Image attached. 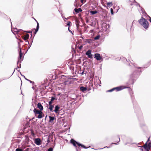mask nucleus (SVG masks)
Segmentation results:
<instances>
[{
    "label": "nucleus",
    "instance_id": "1",
    "mask_svg": "<svg viewBox=\"0 0 151 151\" xmlns=\"http://www.w3.org/2000/svg\"><path fill=\"white\" fill-rule=\"evenodd\" d=\"M122 88H123V89L126 88H129V91L133 103L135 112L136 113L139 120L143 122V116L140 109L137 104H136V102L133 99V97L132 95V94H133V93L132 89L129 87L126 86L124 88L122 87Z\"/></svg>",
    "mask_w": 151,
    "mask_h": 151
},
{
    "label": "nucleus",
    "instance_id": "2",
    "mask_svg": "<svg viewBox=\"0 0 151 151\" xmlns=\"http://www.w3.org/2000/svg\"><path fill=\"white\" fill-rule=\"evenodd\" d=\"M142 72V70L139 71L137 70H135L130 76V78L129 81V84H133L134 82L138 78Z\"/></svg>",
    "mask_w": 151,
    "mask_h": 151
},
{
    "label": "nucleus",
    "instance_id": "3",
    "mask_svg": "<svg viewBox=\"0 0 151 151\" xmlns=\"http://www.w3.org/2000/svg\"><path fill=\"white\" fill-rule=\"evenodd\" d=\"M138 22L139 24L145 29H147L148 28L149 23L147 20L143 17H142L139 20Z\"/></svg>",
    "mask_w": 151,
    "mask_h": 151
},
{
    "label": "nucleus",
    "instance_id": "4",
    "mask_svg": "<svg viewBox=\"0 0 151 151\" xmlns=\"http://www.w3.org/2000/svg\"><path fill=\"white\" fill-rule=\"evenodd\" d=\"M70 142L72 144L74 147H76V145H77L78 147H81L82 148L84 149H87L90 147V146L88 147H86L84 145H83L76 141L74 139L72 138L70 141Z\"/></svg>",
    "mask_w": 151,
    "mask_h": 151
},
{
    "label": "nucleus",
    "instance_id": "5",
    "mask_svg": "<svg viewBox=\"0 0 151 151\" xmlns=\"http://www.w3.org/2000/svg\"><path fill=\"white\" fill-rule=\"evenodd\" d=\"M60 109V106L58 104L56 105L55 106L54 109L53 110V112H54L57 114L62 116L64 114L61 113V110Z\"/></svg>",
    "mask_w": 151,
    "mask_h": 151
},
{
    "label": "nucleus",
    "instance_id": "6",
    "mask_svg": "<svg viewBox=\"0 0 151 151\" xmlns=\"http://www.w3.org/2000/svg\"><path fill=\"white\" fill-rule=\"evenodd\" d=\"M12 32L15 35V33L18 34V35L22 34V32H23V30L21 29H17L16 28H12L11 29Z\"/></svg>",
    "mask_w": 151,
    "mask_h": 151
},
{
    "label": "nucleus",
    "instance_id": "7",
    "mask_svg": "<svg viewBox=\"0 0 151 151\" xmlns=\"http://www.w3.org/2000/svg\"><path fill=\"white\" fill-rule=\"evenodd\" d=\"M123 89L122 86H118L113 88L107 90L106 92H111L114 90H116V91H119Z\"/></svg>",
    "mask_w": 151,
    "mask_h": 151
},
{
    "label": "nucleus",
    "instance_id": "8",
    "mask_svg": "<svg viewBox=\"0 0 151 151\" xmlns=\"http://www.w3.org/2000/svg\"><path fill=\"white\" fill-rule=\"evenodd\" d=\"M93 57L94 58H95L98 61L101 60L102 61L103 60V59L102 57L101 56L100 54L99 53H94L93 55Z\"/></svg>",
    "mask_w": 151,
    "mask_h": 151
},
{
    "label": "nucleus",
    "instance_id": "9",
    "mask_svg": "<svg viewBox=\"0 0 151 151\" xmlns=\"http://www.w3.org/2000/svg\"><path fill=\"white\" fill-rule=\"evenodd\" d=\"M26 32H24V34L20 35L21 36L22 39L24 40L26 42H28V40L29 38V34H25Z\"/></svg>",
    "mask_w": 151,
    "mask_h": 151
},
{
    "label": "nucleus",
    "instance_id": "10",
    "mask_svg": "<svg viewBox=\"0 0 151 151\" xmlns=\"http://www.w3.org/2000/svg\"><path fill=\"white\" fill-rule=\"evenodd\" d=\"M19 52V56L18 57V60H20L22 61L23 60V57H22L23 53L22 52L21 49L18 50Z\"/></svg>",
    "mask_w": 151,
    "mask_h": 151
},
{
    "label": "nucleus",
    "instance_id": "11",
    "mask_svg": "<svg viewBox=\"0 0 151 151\" xmlns=\"http://www.w3.org/2000/svg\"><path fill=\"white\" fill-rule=\"evenodd\" d=\"M151 147V145L147 144V142H146L144 145L143 146V148L146 151H150V149Z\"/></svg>",
    "mask_w": 151,
    "mask_h": 151
},
{
    "label": "nucleus",
    "instance_id": "12",
    "mask_svg": "<svg viewBox=\"0 0 151 151\" xmlns=\"http://www.w3.org/2000/svg\"><path fill=\"white\" fill-rule=\"evenodd\" d=\"M86 54L88 58L92 59L93 58V55L91 54V51L90 50H88L86 52Z\"/></svg>",
    "mask_w": 151,
    "mask_h": 151
},
{
    "label": "nucleus",
    "instance_id": "13",
    "mask_svg": "<svg viewBox=\"0 0 151 151\" xmlns=\"http://www.w3.org/2000/svg\"><path fill=\"white\" fill-rule=\"evenodd\" d=\"M33 112L35 113V114L36 116V115L37 114H41L42 113V111H41L36 109L35 108H34L33 110Z\"/></svg>",
    "mask_w": 151,
    "mask_h": 151
},
{
    "label": "nucleus",
    "instance_id": "14",
    "mask_svg": "<svg viewBox=\"0 0 151 151\" xmlns=\"http://www.w3.org/2000/svg\"><path fill=\"white\" fill-rule=\"evenodd\" d=\"M34 142L37 145H40L41 144L40 140L39 138H35L34 140Z\"/></svg>",
    "mask_w": 151,
    "mask_h": 151
},
{
    "label": "nucleus",
    "instance_id": "15",
    "mask_svg": "<svg viewBox=\"0 0 151 151\" xmlns=\"http://www.w3.org/2000/svg\"><path fill=\"white\" fill-rule=\"evenodd\" d=\"M48 117L49 119V122L50 123H52L53 121L55 120L56 119V118L55 116H49Z\"/></svg>",
    "mask_w": 151,
    "mask_h": 151
},
{
    "label": "nucleus",
    "instance_id": "16",
    "mask_svg": "<svg viewBox=\"0 0 151 151\" xmlns=\"http://www.w3.org/2000/svg\"><path fill=\"white\" fill-rule=\"evenodd\" d=\"M37 107L41 111H42L43 109V108L42 105L40 103H38L37 104Z\"/></svg>",
    "mask_w": 151,
    "mask_h": 151
},
{
    "label": "nucleus",
    "instance_id": "17",
    "mask_svg": "<svg viewBox=\"0 0 151 151\" xmlns=\"http://www.w3.org/2000/svg\"><path fill=\"white\" fill-rule=\"evenodd\" d=\"M54 107V105L51 104L49 105V106L48 108L49 109L50 111L51 112H53V109Z\"/></svg>",
    "mask_w": 151,
    "mask_h": 151
},
{
    "label": "nucleus",
    "instance_id": "18",
    "mask_svg": "<svg viewBox=\"0 0 151 151\" xmlns=\"http://www.w3.org/2000/svg\"><path fill=\"white\" fill-rule=\"evenodd\" d=\"M92 41H93V40L91 39H85L84 40V42L85 44H86L87 43L91 44Z\"/></svg>",
    "mask_w": 151,
    "mask_h": 151
},
{
    "label": "nucleus",
    "instance_id": "19",
    "mask_svg": "<svg viewBox=\"0 0 151 151\" xmlns=\"http://www.w3.org/2000/svg\"><path fill=\"white\" fill-rule=\"evenodd\" d=\"M80 91L85 93V91L87 90V87H85L83 86H82L80 87Z\"/></svg>",
    "mask_w": 151,
    "mask_h": 151
},
{
    "label": "nucleus",
    "instance_id": "20",
    "mask_svg": "<svg viewBox=\"0 0 151 151\" xmlns=\"http://www.w3.org/2000/svg\"><path fill=\"white\" fill-rule=\"evenodd\" d=\"M39 28V24L38 22L37 23V25L36 27V29L34 28V29L35 30L34 32V33L35 34L38 31Z\"/></svg>",
    "mask_w": 151,
    "mask_h": 151
},
{
    "label": "nucleus",
    "instance_id": "21",
    "mask_svg": "<svg viewBox=\"0 0 151 151\" xmlns=\"http://www.w3.org/2000/svg\"><path fill=\"white\" fill-rule=\"evenodd\" d=\"M74 11L76 12V14H77L79 12H81L82 10L81 8H79L78 9L75 8L74 9Z\"/></svg>",
    "mask_w": 151,
    "mask_h": 151
},
{
    "label": "nucleus",
    "instance_id": "22",
    "mask_svg": "<svg viewBox=\"0 0 151 151\" xmlns=\"http://www.w3.org/2000/svg\"><path fill=\"white\" fill-rule=\"evenodd\" d=\"M107 5V8L108 9V7L110 8L111 7L112 5L113 4L112 3V2H108L106 3Z\"/></svg>",
    "mask_w": 151,
    "mask_h": 151
},
{
    "label": "nucleus",
    "instance_id": "23",
    "mask_svg": "<svg viewBox=\"0 0 151 151\" xmlns=\"http://www.w3.org/2000/svg\"><path fill=\"white\" fill-rule=\"evenodd\" d=\"M55 143H54V144L52 147H50L47 150V151H53V148L55 147Z\"/></svg>",
    "mask_w": 151,
    "mask_h": 151
},
{
    "label": "nucleus",
    "instance_id": "24",
    "mask_svg": "<svg viewBox=\"0 0 151 151\" xmlns=\"http://www.w3.org/2000/svg\"><path fill=\"white\" fill-rule=\"evenodd\" d=\"M23 32H22V34L24 35V32L27 33H29L31 34V37L32 36V31H24L23 30Z\"/></svg>",
    "mask_w": 151,
    "mask_h": 151
},
{
    "label": "nucleus",
    "instance_id": "25",
    "mask_svg": "<svg viewBox=\"0 0 151 151\" xmlns=\"http://www.w3.org/2000/svg\"><path fill=\"white\" fill-rule=\"evenodd\" d=\"M90 14L91 15H94L98 13V11L96 10L95 11H91L90 12Z\"/></svg>",
    "mask_w": 151,
    "mask_h": 151
},
{
    "label": "nucleus",
    "instance_id": "26",
    "mask_svg": "<svg viewBox=\"0 0 151 151\" xmlns=\"http://www.w3.org/2000/svg\"><path fill=\"white\" fill-rule=\"evenodd\" d=\"M21 62H22V61H21L20 60H18L17 61V65H19V66H18V67H19L20 68H21Z\"/></svg>",
    "mask_w": 151,
    "mask_h": 151
},
{
    "label": "nucleus",
    "instance_id": "27",
    "mask_svg": "<svg viewBox=\"0 0 151 151\" xmlns=\"http://www.w3.org/2000/svg\"><path fill=\"white\" fill-rule=\"evenodd\" d=\"M76 146L74 147L76 148V151H81L80 147H78L77 145H76Z\"/></svg>",
    "mask_w": 151,
    "mask_h": 151
},
{
    "label": "nucleus",
    "instance_id": "28",
    "mask_svg": "<svg viewBox=\"0 0 151 151\" xmlns=\"http://www.w3.org/2000/svg\"><path fill=\"white\" fill-rule=\"evenodd\" d=\"M100 35H97L93 39V41L95 40H99V38H100Z\"/></svg>",
    "mask_w": 151,
    "mask_h": 151
},
{
    "label": "nucleus",
    "instance_id": "29",
    "mask_svg": "<svg viewBox=\"0 0 151 151\" xmlns=\"http://www.w3.org/2000/svg\"><path fill=\"white\" fill-rule=\"evenodd\" d=\"M57 98L56 97L54 96H52V97H51V99H50V100L53 101H54L55 100H57Z\"/></svg>",
    "mask_w": 151,
    "mask_h": 151
},
{
    "label": "nucleus",
    "instance_id": "30",
    "mask_svg": "<svg viewBox=\"0 0 151 151\" xmlns=\"http://www.w3.org/2000/svg\"><path fill=\"white\" fill-rule=\"evenodd\" d=\"M62 17L64 21L65 22H66V20H68V19H70V17H67V18H65L63 15H62Z\"/></svg>",
    "mask_w": 151,
    "mask_h": 151
},
{
    "label": "nucleus",
    "instance_id": "31",
    "mask_svg": "<svg viewBox=\"0 0 151 151\" xmlns=\"http://www.w3.org/2000/svg\"><path fill=\"white\" fill-rule=\"evenodd\" d=\"M27 42L28 43V44H29V46H28V47H27V50L26 51L25 54H26V53H27V52L28 50L29 49H30V48L32 45H31V44H30V43H29V42L28 41V42Z\"/></svg>",
    "mask_w": 151,
    "mask_h": 151
},
{
    "label": "nucleus",
    "instance_id": "32",
    "mask_svg": "<svg viewBox=\"0 0 151 151\" xmlns=\"http://www.w3.org/2000/svg\"><path fill=\"white\" fill-rule=\"evenodd\" d=\"M88 26H87L86 27H84L83 31L84 32H87L88 31Z\"/></svg>",
    "mask_w": 151,
    "mask_h": 151
},
{
    "label": "nucleus",
    "instance_id": "33",
    "mask_svg": "<svg viewBox=\"0 0 151 151\" xmlns=\"http://www.w3.org/2000/svg\"><path fill=\"white\" fill-rule=\"evenodd\" d=\"M33 38H32V37H30V38L29 39V40L28 41L30 42L29 43L31 44V45H32V43L33 42Z\"/></svg>",
    "mask_w": 151,
    "mask_h": 151
},
{
    "label": "nucleus",
    "instance_id": "34",
    "mask_svg": "<svg viewBox=\"0 0 151 151\" xmlns=\"http://www.w3.org/2000/svg\"><path fill=\"white\" fill-rule=\"evenodd\" d=\"M66 24L68 26V27H70L71 26V22L70 21H68L67 22Z\"/></svg>",
    "mask_w": 151,
    "mask_h": 151
},
{
    "label": "nucleus",
    "instance_id": "35",
    "mask_svg": "<svg viewBox=\"0 0 151 151\" xmlns=\"http://www.w3.org/2000/svg\"><path fill=\"white\" fill-rule=\"evenodd\" d=\"M42 114H39L37 116H36V117L38 119H41L43 117L42 115Z\"/></svg>",
    "mask_w": 151,
    "mask_h": 151
},
{
    "label": "nucleus",
    "instance_id": "36",
    "mask_svg": "<svg viewBox=\"0 0 151 151\" xmlns=\"http://www.w3.org/2000/svg\"><path fill=\"white\" fill-rule=\"evenodd\" d=\"M81 95H76V98L77 99H78L79 100H80L81 99Z\"/></svg>",
    "mask_w": 151,
    "mask_h": 151
},
{
    "label": "nucleus",
    "instance_id": "37",
    "mask_svg": "<svg viewBox=\"0 0 151 151\" xmlns=\"http://www.w3.org/2000/svg\"><path fill=\"white\" fill-rule=\"evenodd\" d=\"M18 50H19L20 49L22 50V48L21 47V44L20 43V42H18Z\"/></svg>",
    "mask_w": 151,
    "mask_h": 151
},
{
    "label": "nucleus",
    "instance_id": "38",
    "mask_svg": "<svg viewBox=\"0 0 151 151\" xmlns=\"http://www.w3.org/2000/svg\"><path fill=\"white\" fill-rule=\"evenodd\" d=\"M118 139H119V141L118 142H119L120 141V138L119 136H118ZM118 142H116V143H112L111 144H114L115 145H117L119 144Z\"/></svg>",
    "mask_w": 151,
    "mask_h": 151
},
{
    "label": "nucleus",
    "instance_id": "39",
    "mask_svg": "<svg viewBox=\"0 0 151 151\" xmlns=\"http://www.w3.org/2000/svg\"><path fill=\"white\" fill-rule=\"evenodd\" d=\"M140 8L142 12V13L144 14V12H145V9L142 7H141V8Z\"/></svg>",
    "mask_w": 151,
    "mask_h": 151
},
{
    "label": "nucleus",
    "instance_id": "40",
    "mask_svg": "<svg viewBox=\"0 0 151 151\" xmlns=\"http://www.w3.org/2000/svg\"><path fill=\"white\" fill-rule=\"evenodd\" d=\"M15 37L18 40H19V41L18 42H20V43L22 42H23V41L21 39H18L17 37L16 36H15Z\"/></svg>",
    "mask_w": 151,
    "mask_h": 151
},
{
    "label": "nucleus",
    "instance_id": "41",
    "mask_svg": "<svg viewBox=\"0 0 151 151\" xmlns=\"http://www.w3.org/2000/svg\"><path fill=\"white\" fill-rule=\"evenodd\" d=\"M110 11L111 14L112 15H113L114 14V11L112 8L110 9Z\"/></svg>",
    "mask_w": 151,
    "mask_h": 151
},
{
    "label": "nucleus",
    "instance_id": "42",
    "mask_svg": "<svg viewBox=\"0 0 151 151\" xmlns=\"http://www.w3.org/2000/svg\"><path fill=\"white\" fill-rule=\"evenodd\" d=\"M151 63V60L149 61L147 64V65H145V66H147V67H148L150 64V63Z\"/></svg>",
    "mask_w": 151,
    "mask_h": 151
},
{
    "label": "nucleus",
    "instance_id": "43",
    "mask_svg": "<svg viewBox=\"0 0 151 151\" xmlns=\"http://www.w3.org/2000/svg\"><path fill=\"white\" fill-rule=\"evenodd\" d=\"M15 151H22V150L21 149L18 148L16 149Z\"/></svg>",
    "mask_w": 151,
    "mask_h": 151
},
{
    "label": "nucleus",
    "instance_id": "44",
    "mask_svg": "<svg viewBox=\"0 0 151 151\" xmlns=\"http://www.w3.org/2000/svg\"><path fill=\"white\" fill-rule=\"evenodd\" d=\"M17 68H20L19 67H18V66H17V68H15L14 69V71L13 72V73H12V75L9 77H9H10L11 76L13 75V74L14 73L15 70V69H17Z\"/></svg>",
    "mask_w": 151,
    "mask_h": 151
},
{
    "label": "nucleus",
    "instance_id": "45",
    "mask_svg": "<svg viewBox=\"0 0 151 151\" xmlns=\"http://www.w3.org/2000/svg\"><path fill=\"white\" fill-rule=\"evenodd\" d=\"M53 103V101L50 100V101L48 102V104L49 105L52 104Z\"/></svg>",
    "mask_w": 151,
    "mask_h": 151
},
{
    "label": "nucleus",
    "instance_id": "46",
    "mask_svg": "<svg viewBox=\"0 0 151 151\" xmlns=\"http://www.w3.org/2000/svg\"><path fill=\"white\" fill-rule=\"evenodd\" d=\"M138 147H140L139 149L141 150L142 151H143V146H138Z\"/></svg>",
    "mask_w": 151,
    "mask_h": 151
},
{
    "label": "nucleus",
    "instance_id": "47",
    "mask_svg": "<svg viewBox=\"0 0 151 151\" xmlns=\"http://www.w3.org/2000/svg\"><path fill=\"white\" fill-rule=\"evenodd\" d=\"M68 31L70 32L73 35V32H72V31L70 30V27H68Z\"/></svg>",
    "mask_w": 151,
    "mask_h": 151
},
{
    "label": "nucleus",
    "instance_id": "48",
    "mask_svg": "<svg viewBox=\"0 0 151 151\" xmlns=\"http://www.w3.org/2000/svg\"><path fill=\"white\" fill-rule=\"evenodd\" d=\"M83 71L81 73H80V74H81V75H83L84 73V70L85 69V68H83Z\"/></svg>",
    "mask_w": 151,
    "mask_h": 151
},
{
    "label": "nucleus",
    "instance_id": "49",
    "mask_svg": "<svg viewBox=\"0 0 151 151\" xmlns=\"http://www.w3.org/2000/svg\"><path fill=\"white\" fill-rule=\"evenodd\" d=\"M83 47V46L82 45H80L79 47H78V49L80 50H81V49H82V48Z\"/></svg>",
    "mask_w": 151,
    "mask_h": 151
},
{
    "label": "nucleus",
    "instance_id": "50",
    "mask_svg": "<svg viewBox=\"0 0 151 151\" xmlns=\"http://www.w3.org/2000/svg\"><path fill=\"white\" fill-rule=\"evenodd\" d=\"M68 78L70 79H76V78H71V76H68Z\"/></svg>",
    "mask_w": 151,
    "mask_h": 151
},
{
    "label": "nucleus",
    "instance_id": "51",
    "mask_svg": "<svg viewBox=\"0 0 151 151\" xmlns=\"http://www.w3.org/2000/svg\"><path fill=\"white\" fill-rule=\"evenodd\" d=\"M135 68H137L138 69H142V68H146L147 67H146V68H142V67H135Z\"/></svg>",
    "mask_w": 151,
    "mask_h": 151
},
{
    "label": "nucleus",
    "instance_id": "52",
    "mask_svg": "<svg viewBox=\"0 0 151 151\" xmlns=\"http://www.w3.org/2000/svg\"><path fill=\"white\" fill-rule=\"evenodd\" d=\"M136 6H139L140 8L141 7H142V6H140V4L138 2L137 3Z\"/></svg>",
    "mask_w": 151,
    "mask_h": 151
},
{
    "label": "nucleus",
    "instance_id": "53",
    "mask_svg": "<svg viewBox=\"0 0 151 151\" xmlns=\"http://www.w3.org/2000/svg\"><path fill=\"white\" fill-rule=\"evenodd\" d=\"M144 14L145 16H147L148 17V16H149L146 13V12H144V14Z\"/></svg>",
    "mask_w": 151,
    "mask_h": 151
},
{
    "label": "nucleus",
    "instance_id": "54",
    "mask_svg": "<svg viewBox=\"0 0 151 151\" xmlns=\"http://www.w3.org/2000/svg\"><path fill=\"white\" fill-rule=\"evenodd\" d=\"M29 82L30 83H32L33 85L35 84V82L34 81H32L31 80L29 81Z\"/></svg>",
    "mask_w": 151,
    "mask_h": 151
},
{
    "label": "nucleus",
    "instance_id": "55",
    "mask_svg": "<svg viewBox=\"0 0 151 151\" xmlns=\"http://www.w3.org/2000/svg\"><path fill=\"white\" fill-rule=\"evenodd\" d=\"M76 25L77 27L78 28V27L77 25V23H79V21H78L77 20H76Z\"/></svg>",
    "mask_w": 151,
    "mask_h": 151
},
{
    "label": "nucleus",
    "instance_id": "56",
    "mask_svg": "<svg viewBox=\"0 0 151 151\" xmlns=\"http://www.w3.org/2000/svg\"><path fill=\"white\" fill-rule=\"evenodd\" d=\"M148 17L149 18V21L151 23V17L150 16H148Z\"/></svg>",
    "mask_w": 151,
    "mask_h": 151
},
{
    "label": "nucleus",
    "instance_id": "57",
    "mask_svg": "<svg viewBox=\"0 0 151 151\" xmlns=\"http://www.w3.org/2000/svg\"><path fill=\"white\" fill-rule=\"evenodd\" d=\"M20 75H21V76H23V77H24V79H25V78H26L25 77V76L24 75H23L21 73V72H20Z\"/></svg>",
    "mask_w": 151,
    "mask_h": 151
},
{
    "label": "nucleus",
    "instance_id": "58",
    "mask_svg": "<svg viewBox=\"0 0 151 151\" xmlns=\"http://www.w3.org/2000/svg\"><path fill=\"white\" fill-rule=\"evenodd\" d=\"M110 147H107V146H106L105 147H104V148H99V149H103L105 148H110Z\"/></svg>",
    "mask_w": 151,
    "mask_h": 151
},
{
    "label": "nucleus",
    "instance_id": "59",
    "mask_svg": "<svg viewBox=\"0 0 151 151\" xmlns=\"http://www.w3.org/2000/svg\"><path fill=\"white\" fill-rule=\"evenodd\" d=\"M81 96H82L83 97H84L85 96H86V95H83V94H81Z\"/></svg>",
    "mask_w": 151,
    "mask_h": 151
},
{
    "label": "nucleus",
    "instance_id": "60",
    "mask_svg": "<svg viewBox=\"0 0 151 151\" xmlns=\"http://www.w3.org/2000/svg\"><path fill=\"white\" fill-rule=\"evenodd\" d=\"M25 79L26 80H27V81H29V82L30 81V80L28 79L27 78H25Z\"/></svg>",
    "mask_w": 151,
    "mask_h": 151
},
{
    "label": "nucleus",
    "instance_id": "61",
    "mask_svg": "<svg viewBox=\"0 0 151 151\" xmlns=\"http://www.w3.org/2000/svg\"><path fill=\"white\" fill-rule=\"evenodd\" d=\"M150 137H149V138H148V139H147V141L146 142H147H147L149 141L150 140Z\"/></svg>",
    "mask_w": 151,
    "mask_h": 151
},
{
    "label": "nucleus",
    "instance_id": "62",
    "mask_svg": "<svg viewBox=\"0 0 151 151\" xmlns=\"http://www.w3.org/2000/svg\"><path fill=\"white\" fill-rule=\"evenodd\" d=\"M81 37L83 39V40H84V36H81Z\"/></svg>",
    "mask_w": 151,
    "mask_h": 151
},
{
    "label": "nucleus",
    "instance_id": "63",
    "mask_svg": "<svg viewBox=\"0 0 151 151\" xmlns=\"http://www.w3.org/2000/svg\"><path fill=\"white\" fill-rule=\"evenodd\" d=\"M137 22L136 21L134 20L132 22V24H133L135 22Z\"/></svg>",
    "mask_w": 151,
    "mask_h": 151
},
{
    "label": "nucleus",
    "instance_id": "64",
    "mask_svg": "<svg viewBox=\"0 0 151 151\" xmlns=\"http://www.w3.org/2000/svg\"><path fill=\"white\" fill-rule=\"evenodd\" d=\"M134 0V3H136V4L137 3V2L135 0Z\"/></svg>",
    "mask_w": 151,
    "mask_h": 151
}]
</instances>
